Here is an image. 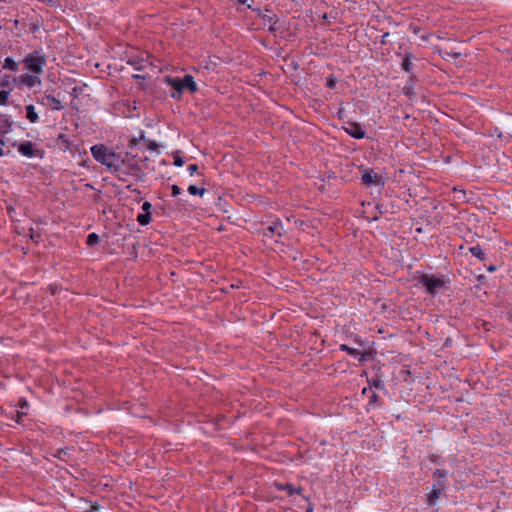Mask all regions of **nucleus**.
Wrapping results in <instances>:
<instances>
[{"mask_svg": "<svg viewBox=\"0 0 512 512\" xmlns=\"http://www.w3.org/2000/svg\"><path fill=\"white\" fill-rule=\"evenodd\" d=\"M246 4H247V7H248L249 9H251L253 12H255V13L257 14V16H258V17H260V16H261V14H263V13H264V10H262L261 8H254V7H252V5H251V4H248V3H246Z\"/></svg>", "mask_w": 512, "mask_h": 512, "instance_id": "41", "label": "nucleus"}, {"mask_svg": "<svg viewBox=\"0 0 512 512\" xmlns=\"http://www.w3.org/2000/svg\"><path fill=\"white\" fill-rule=\"evenodd\" d=\"M181 192H182V190L178 185L174 184L171 186V194L173 197L180 195Z\"/></svg>", "mask_w": 512, "mask_h": 512, "instance_id": "35", "label": "nucleus"}, {"mask_svg": "<svg viewBox=\"0 0 512 512\" xmlns=\"http://www.w3.org/2000/svg\"><path fill=\"white\" fill-rule=\"evenodd\" d=\"M10 94V90H0V105H6L8 102V97Z\"/></svg>", "mask_w": 512, "mask_h": 512, "instance_id": "32", "label": "nucleus"}, {"mask_svg": "<svg viewBox=\"0 0 512 512\" xmlns=\"http://www.w3.org/2000/svg\"><path fill=\"white\" fill-rule=\"evenodd\" d=\"M152 208V204L148 201H145L143 204H142V210L144 213H151L150 210Z\"/></svg>", "mask_w": 512, "mask_h": 512, "instance_id": "40", "label": "nucleus"}, {"mask_svg": "<svg viewBox=\"0 0 512 512\" xmlns=\"http://www.w3.org/2000/svg\"><path fill=\"white\" fill-rule=\"evenodd\" d=\"M126 189L129 190L131 193L135 194L136 197L141 196V191L139 189L133 187L132 185H127Z\"/></svg>", "mask_w": 512, "mask_h": 512, "instance_id": "37", "label": "nucleus"}, {"mask_svg": "<svg viewBox=\"0 0 512 512\" xmlns=\"http://www.w3.org/2000/svg\"><path fill=\"white\" fill-rule=\"evenodd\" d=\"M444 490L443 482H436L433 485L432 491L427 494V504L430 506L435 505L444 496Z\"/></svg>", "mask_w": 512, "mask_h": 512, "instance_id": "10", "label": "nucleus"}, {"mask_svg": "<svg viewBox=\"0 0 512 512\" xmlns=\"http://www.w3.org/2000/svg\"><path fill=\"white\" fill-rule=\"evenodd\" d=\"M188 193L193 196H203L205 193V188H199L196 185H189L187 189Z\"/></svg>", "mask_w": 512, "mask_h": 512, "instance_id": "27", "label": "nucleus"}, {"mask_svg": "<svg viewBox=\"0 0 512 512\" xmlns=\"http://www.w3.org/2000/svg\"><path fill=\"white\" fill-rule=\"evenodd\" d=\"M260 18L263 20L264 24H269V22L277 18V15L271 9L266 7Z\"/></svg>", "mask_w": 512, "mask_h": 512, "instance_id": "20", "label": "nucleus"}, {"mask_svg": "<svg viewBox=\"0 0 512 512\" xmlns=\"http://www.w3.org/2000/svg\"><path fill=\"white\" fill-rule=\"evenodd\" d=\"M284 231L283 223L279 218H276L272 223L263 230L265 237H272L274 234L281 237Z\"/></svg>", "mask_w": 512, "mask_h": 512, "instance_id": "11", "label": "nucleus"}, {"mask_svg": "<svg viewBox=\"0 0 512 512\" xmlns=\"http://www.w3.org/2000/svg\"><path fill=\"white\" fill-rule=\"evenodd\" d=\"M25 110H26V117H27V119H29L32 122V116H33L32 104L26 105Z\"/></svg>", "mask_w": 512, "mask_h": 512, "instance_id": "38", "label": "nucleus"}, {"mask_svg": "<svg viewBox=\"0 0 512 512\" xmlns=\"http://www.w3.org/2000/svg\"><path fill=\"white\" fill-rule=\"evenodd\" d=\"M402 57L401 68L407 72L412 73L413 71V60L415 59L414 55L411 52H405L404 54H397Z\"/></svg>", "mask_w": 512, "mask_h": 512, "instance_id": "12", "label": "nucleus"}, {"mask_svg": "<svg viewBox=\"0 0 512 512\" xmlns=\"http://www.w3.org/2000/svg\"><path fill=\"white\" fill-rule=\"evenodd\" d=\"M100 241V237L97 233H90L88 234L87 238H86V244L87 246L89 247H93L95 245H97Z\"/></svg>", "mask_w": 512, "mask_h": 512, "instance_id": "25", "label": "nucleus"}, {"mask_svg": "<svg viewBox=\"0 0 512 512\" xmlns=\"http://www.w3.org/2000/svg\"><path fill=\"white\" fill-rule=\"evenodd\" d=\"M410 28L412 29L414 34H418L420 31V27L415 26V25H410Z\"/></svg>", "mask_w": 512, "mask_h": 512, "instance_id": "48", "label": "nucleus"}, {"mask_svg": "<svg viewBox=\"0 0 512 512\" xmlns=\"http://www.w3.org/2000/svg\"><path fill=\"white\" fill-rule=\"evenodd\" d=\"M111 174H114L122 182H127L130 178L143 182L146 176L135 156L130 157L129 153L119 155L118 163L115 164Z\"/></svg>", "mask_w": 512, "mask_h": 512, "instance_id": "1", "label": "nucleus"}, {"mask_svg": "<svg viewBox=\"0 0 512 512\" xmlns=\"http://www.w3.org/2000/svg\"><path fill=\"white\" fill-rule=\"evenodd\" d=\"M337 117H338V119H344L345 109L343 107H339V109L337 111Z\"/></svg>", "mask_w": 512, "mask_h": 512, "instance_id": "43", "label": "nucleus"}, {"mask_svg": "<svg viewBox=\"0 0 512 512\" xmlns=\"http://www.w3.org/2000/svg\"><path fill=\"white\" fill-rule=\"evenodd\" d=\"M38 120V114L34 111V122Z\"/></svg>", "mask_w": 512, "mask_h": 512, "instance_id": "55", "label": "nucleus"}, {"mask_svg": "<svg viewBox=\"0 0 512 512\" xmlns=\"http://www.w3.org/2000/svg\"><path fill=\"white\" fill-rule=\"evenodd\" d=\"M338 79L335 75L330 74L325 78V85L327 88L334 90L337 86Z\"/></svg>", "mask_w": 512, "mask_h": 512, "instance_id": "24", "label": "nucleus"}, {"mask_svg": "<svg viewBox=\"0 0 512 512\" xmlns=\"http://www.w3.org/2000/svg\"><path fill=\"white\" fill-rule=\"evenodd\" d=\"M33 154H34V158H35V157H42V156H43V155H42V151H41V150H39V149H36L35 147H34Z\"/></svg>", "mask_w": 512, "mask_h": 512, "instance_id": "47", "label": "nucleus"}, {"mask_svg": "<svg viewBox=\"0 0 512 512\" xmlns=\"http://www.w3.org/2000/svg\"><path fill=\"white\" fill-rule=\"evenodd\" d=\"M390 33L389 32H385L382 36H381V39H380V44L381 45H386L387 44V38L389 37Z\"/></svg>", "mask_w": 512, "mask_h": 512, "instance_id": "42", "label": "nucleus"}, {"mask_svg": "<svg viewBox=\"0 0 512 512\" xmlns=\"http://www.w3.org/2000/svg\"><path fill=\"white\" fill-rule=\"evenodd\" d=\"M93 158L101 165L105 166L111 173L116 163H118V157L121 153H115L104 144H95L90 148Z\"/></svg>", "mask_w": 512, "mask_h": 512, "instance_id": "5", "label": "nucleus"}, {"mask_svg": "<svg viewBox=\"0 0 512 512\" xmlns=\"http://www.w3.org/2000/svg\"><path fill=\"white\" fill-rule=\"evenodd\" d=\"M418 284L422 285L429 295L435 296L442 289H446L450 284V279L444 274H421L417 279Z\"/></svg>", "mask_w": 512, "mask_h": 512, "instance_id": "4", "label": "nucleus"}, {"mask_svg": "<svg viewBox=\"0 0 512 512\" xmlns=\"http://www.w3.org/2000/svg\"><path fill=\"white\" fill-rule=\"evenodd\" d=\"M342 129L354 139H364L366 137V131L363 129L362 125L355 121H345Z\"/></svg>", "mask_w": 512, "mask_h": 512, "instance_id": "9", "label": "nucleus"}, {"mask_svg": "<svg viewBox=\"0 0 512 512\" xmlns=\"http://www.w3.org/2000/svg\"><path fill=\"white\" fill-rule=\"evenodd\" d=\"M56 478H57V479H59V478L64 479V478H65V476H64V475H60V476H57Z\"/></svg>", "mask_w": 512, "mask_h": 512, "instance_id": "59", "label": "nucleus"}, {"mask_svg": "<svg viewBox=\"0 0 512 512\" xmlns=\"http://www.w3.org/2000/svg\"><path fill=\"white\" fill-rule=\"evenodd\" d=\"M459 56H460V54H459V53H455V54H453V57H456V58H457V57H459Z\"/></svg>", "mask_w": 512, "mask_h": 512, "instance_id": "58", "label": "nucleus"}, {"mask_svg": "<svg viewBox=\"0 0 512 512\" xmlns=\"http://www.w3.org/2000/svg\"><path fill=\"white\" fill-rule=\"evenodd\" d=\"M137 142H138V140L136 138H134V139L130 140L129 146L130 147H135V146H137Z\"/></svg>", "mask_w": 512, "mask_h": 512, "instance_id": "50", "label": "nucleus"}, {"mask_svg": "<svg viewBox=\"0 0 512 512\" xmlns=\"http://www.w3.org/2000/svg\"><path fill=\"white\" fill-rule=\"evenodd\" d=\"M174 158V165L177 167H182L185 163V160L183 157H181L178 153H175L173 156Z\"/></svg>", "mask_w": 512, "mask_h": 512, "instance_id": "34", "label": "nucleus"}, {"mask_svg": "<svg viewBox=\"0 0 512 512\" xmlns=\"http://www.w3.org/2000/svg\"><path fill=\"white\" fill-rule=\"evenodd\" d=\"M429 38H430V35H429V34H427V35H422V36H421V39H422L423 41H428V40H429Z\"/></svg>", "mask_w": 512, "mask_h": 512, "instance_id": "52", "label": "nucleus"}, {"mask_svg": "<svg viewBox=\"0 0 512 512\" xmlns=\"http://www.w3.org/2000/svg\"><path fill=\"white\" fill-rule=\"evenodd\" d=\"M68 455H69V450L68 449L59 448L53 454V457L58 458V459L64 461Z\"/></svg>", "mask_w": 512, "mask_h": 512, "instance_id": "30", "label": "nucleus"}, {"mask_svg": "<svg viewBox=\"0 0 512 512\" xmlns=\"http://www.w3.org/2000/svg\"><path fill=\"white\" fill-rule=\"evenodd\" d=\"M57 143L63 147V150H68L70 148V138L66 134L60 133L57 138Z\"/></svg>", "mask_w": 512, "mask_h": 512, "instance_id": "22", "label": "nucleus"}, {"mask_svg": "<svg viewBox=\"0 0 512 512\" xmlns=\"http://www.w3.org/2000/svg\"><path fill=\"white\" fill-rule=\"evenodd\" d=\"M11 126L10 120L4 115H0V134H8L11 131Z\"/></svg>", "mask_w": 512, "mask_h": 512, "instance_id": "17", "label": "nucleus"}, {"mask_svg": "<svg viewBox=\"0 0 512 512\" xmlns=\"http://www.w3.org/2000/svg\"><path fill=\"white\" fill-rule=\"evenodd\" d=\"M140 140H143L144 142L147 143V148L149 150L158 151L159 145L157 144V142L147 139L144 135V132H142V134L140 136Z\"/></svg>", "mask_w": 512, "mask_h": 512, "instance_id": "26", "label": "nucleus"}, {"mask_svg": "<svg viewBox=\"0 0 512 512\" xmlns=\"http://www.w3.org/2000/svg\"><path fill=\"white\" fill-rule=\"evenodd\" d=\"M367 391H368V388L364 387V388L362 389V394H366V393H367Z\"/></svg>", "mask_w": 512, "mask_h": 512, "instance_id": "56", "label": "nucleus"}, {"mask_svg": "<svg viewBox=\"0 0 512 512\" xmlns=\"http://www.w3.org/2000/svg\"><path fill=\"white\" fill-rule=\"evenodd\" d=\"M15 82V78H12L11 76H3L0 78V86L3 88H9L11 87V84Z\"/></svg>", "mask_w": 512, "mask_h": 512, "instance_id": "29", "label": "nucleus"}, {"mask_svg": "<svg viewBox=\"0 0 512 512\" xmlns=\"http://www.w3.org/2000/svg\"><path fill=\"white\" fill-rule=\"evenodd\" d=\"M3 145H4V142L0 139V156L3 155V149H2Z\"/></svg>", "mask_w": 512, "mask_h": 512, "instance_id": "51", "label": "nucleus"}, {"mask_svg": "<svg viewBox=\"0 0 512 512\" xmlns=\"http://www.w3.org/2000/svg\"><path fill=\"white\" fill-rule=\"evenodd\" d=\"M237 2L241 3V4H246L247 3V0H236Z\"/></svg>", "mask_w": 512, "mask_h": 512, "instance_id": "54", "label": "nucleus"}, {"mask_svg": "<svg viewBox=\"0 0 512 512\" xmlns=\"http://www.w3.org/2000/svg\"><path fill=\"white\" fill-rule=\"evenodd\" d=\"M222 419H224V416L223 415H218L215 419H213L212 421L215 423V425H219V423L222 421Z\"/></svg>", "mask_w": 512, "mask_h": 512, "instance_id": "46", "label": "nucleus"}, {"mask_svg": "<svg viewBox=\"0 0 512 512\" xmlns=\"http://www.w3.org/2000/svg\"><path fill=\"white\" fill-rule=\"evenodd\" d=\"M19 403H20V407H21V409H24V408H28V407H29V403H28L26 400H22V399H21V400L19 401Z\"/></svg>", "mask_w": 512, "mask_h": 512, "instance_id": "45", "label": "nucleus"}, {"mask_svg": "<svg viewBox=\"0 0 512 512\" xmlns=\"http://www.w3.org/2000/svg\"><path fill=\"white\" fill-rule=\"evenodd\" d=\"M165 83L174 89V91L171 93V97L177 101L182 98L184 90H188L190 93H195L198 91V86L194 81L193 76L190 74H185L183 78L166 76Z\"/></svg>", "mask_w": 512, "mask_h": 512, "instance_id": "3", "label": "nucleus"}, {"mask_svg": "<svg viewBox=\"0 0 512 512\" xmlns=\"http://www.w3.org/2000/svg\"><path fill=\"white\" fill-rule=\"evenodd\" d=\"M23 83L26 84L27 86H32V74H29L27 73L24 77H23Z\"/></svg>", "mask_w": 512, "mask_h": 512, "instance_id": "39", "label": "nucleus"}, {"mask_svg": "<svg viewBox=\"0 0 512 512\" xmlns=\"http://www.w3.org/2000/svg\"><path fill=\"white\" fill-rule=\"evenodd\" d=\"M416 76L411 75L403 87V94L407 97L415 96Z\"/></svg>", "mask_w": 512, "mask_h": 512, "instance_id": "14", "label": "nucleus"}, {"mask_svg": "<svg viewBox=\"0 0 512 512\" xmlns=\"http://www.w3.org/2000/svg\"><path fill=\"white\" fill-rule=\"evenodd\" d=\"M369 388H375L379 391H385V382L378 376L368 379Z\"/></svg>", "mask_w": 512, "mask_h": 512, "instance_id": "16", "label": "nucleus"}, {"mask_svg": "<svg viewBox=\"0 0 512 512\" xmlns=\"http://www.w3.org/2000/svg\"><path fill=\"white\" fill-rule=\"evenodd\" d=\"M19 64L20 62H16L13 58L6 57L4 60L3 69H8L10 71L16 72L18 71Z\"/></svg>", "mask_w": 512, "mask_h": 512, "instance_id": "19", "label": "nucleus"}, {"mask_svg": "<svg viewBox=\"0 0 512 512\" xmlns=\"http://www.w3.org/2000/svg\"><path fill=\"white\" fill-rule=\"evenodd\" d=\"M339 349L341 351L346 352L351 357L358 359L360 362H363L366 360L365 353L361 352L360 350H358L356 348H352V347L348 346L347 344H341L339 346Z\"/></svg>", "mask_w": 512, "mask_h": 512, "instance_id": "13", "label": "nucleus"}, {"mask_svg": "<svg viewBox=\"0 0 512 512\" xmlns=\"http://www.w3.org/2000/svg\"><path fill=\"white\" fill-rule=\"evenodd\" d=\"M486 270L489 272V273H493L497 270V266L494 265V264H490L489 266L486 267Z\"/></svg>", "mask_w": 512, "mask_h": 512, "instance_id": "44", "label": "nucleus"}, {"mask_svg": "<svg viewBox=\"0 0 512 512\" xmlns=\"http://www.w3.org/2000/svg\"><path fill=\"white\" fill-rule=\"evenodd\" d=\"M380 397L376 393H372L369 398L368 406L369 407H379L380 406Z\"/></svg>", "mask_w": 512, "mask_h": 512, "instance_id": "31", "label": "nucleus"}, {"mask_svg": "<svg viewBox=\"0 0 512 512\" xmlns=\"http://www.w3.org/2000/svg\"><path fill=\"white\" fill-rule=\"evenodd\" d=\"M132 78H133L134 80H143L145 77H144V76H142V75H140V74H134V75L132 76Z\"/></svg>", "mask_w": 512, "mask_h": 512, "instance_id": "49", "label": "nucleus"}, {"mask_svg": "<svg viewBox=\"0 0 512 512\" xmlns=\"http://www.w3.org/2000/svg\"><path fill=\"white\" fill-rule=\"evenodd\" d=\"M33 27H34V32H36V30H37V28H38V24H37V22H35V21H34Z\"/></svg>", "mask_w": 512, "mask_h": 512, "instance_id": "53", "label": "nucleus"}, {"mask_svg": "<svg viewBox=\"0 0 512 512\" xmlns=\"http://www.w3.org/2000/svg\"><path fill=\"white\" fill-rule=\"evenodd\" d=\"M149 53L145 51H132L126 54V62L137 71L145 68L144 63L148 60Z\"/></svg>", "mask_w": 512, "mask_h": 512, "instance_id": "8", "label": "nucleus"}, {"mask_svg": "<svg viewBox=\"0 0 512 512\" xmlns=\"http://www.w3.org/2000/svg\"><path fill=\"white\" fill-rule=\"evenodd\" d=\"M22 62L28 70H32V54H27Z\"/></svg>", "mask_w": 512, "mask_h": 512, "instance_id": "33", "label": "nucleus"}, {"mask_svg": "<svg viewBox=\"0 0 512 512\" xmlns=\"http://www.w3.org/2000/svg\"><path fill=\"white\" fill-rule=\"evenodd\" d=\"M29 237L32 238V228H29Z\"/></svg>", "mask_w": 512, "mask_h": 512, "instance_id": "57", "label": "nucleus"}, {"mask_svg": "<svg viewBox=\"0 0 512 512\" xmlns=\"http://www.w3.org/2000/svg\"><path fill=\"white\" fill-rule=\"evenodd\" d=\"M136 220L141 226H146L152 220L151 213H139Z\"/></svg>", "mask_w": 512, "mask_h": 512, "instance_id": "23", "label": "nucleus"}, {"mask_svg": "<svg viewBox=\"0 0 512 512\" xmlns=\"http://www.w3.org/2000/svg\"><path fill=\"white\" fill-rule=\"evenodd\" d=\"M469 252L480 261H485L486 259L485 253L479 244L469 247Z\"/></svg>", "mask_w": 512, "mask_h": 512, "instance_id": "18", "label": "nucleus"}, {"mask_svg": "<svg viewBox=\"0 0 512 512\" xmlns=\"http://www.w3.org/2000/svg\"><path fill=\"white\" fill-rule=\"evenodd\" d=\"M280 28H281V26L279 24V18L278 17L276 19H274L273 21L269 22L268 31L272 35H276V33L279 31Z\"/></svg>", "mask_w": 512, "mask_h": 512, "instance_id": "28", "label": "nucleus"}, {"mask_svg": "<svg viewBox=\"0 0 512 512\" xmlns=\"http://www.w3.org/2000/svg\"><path fill=\"white\" fill-rule=\"evenodd\" d=\"M429 460L435 467H430L433 470V476L438 479H445L451 476V470L454 468L455 459L442 458L441 456L431 454Z\"/></svg>", "mask_w": 512, "mask_h": 512, "instance_id": "6", "label": "nucleus"}, {"mask_svg": "<svg viewBox=\"0 0 512 512\" xmlns=\"http://www.w3.org/2000/svg\"><path fill=\"white\" fill-rule=\"evenodd\" d=\"M199 167L197 164H190L187 168L190 176H193L197 171H198Z\"/></svg>", "mask_w": 512, "mask_h": 512, "instance_id": "36", "label": "nucleus"}, {"mask_svg": "<svg viewBox=\"0 0 512 512\" xmlns=\"http://www.w3.org/2000/svg\"><path fill=\"white\" fill-rule=\"evenodd\" d=\"M46 56L38 50H34V101L50 108L53 111H59L63 108L61 101L50 94L37 96V86L41 85L39 75L42 73L43 67L46 65Z\"/></svg>", "mask_w": 512, "mask_h": 512, "instance_id": "2", "label": "nucleus"}, {"mask_svg": "<svg viewBox=\"0 0 512 512\" xmlns=\"http://www.w3.org/2000/svg\"><path fill=\"white\" fill-rule=\"evenodd\" d=\"M361 183L366 187H379L382 189L385 186V178L374 172L373 168H364L361 170Z\"/></svg>", "mask_w": 512, "mask_h": 512, "instance_id": "7", "label": "nucleus"}, {"mask_svg": "<svg viewBox=\"0 0 512 512\" xmlns=\"http://www.w3.org/2000/svg\"><path fill=\"white\" fill-rule=\"evenodd\" d=\"M19 152L26 157H32V142L27 141L26 143L21 144L19 146Z\"/></svg>", "mask_w": 512, "mask_h": 512, "instance_id": "21", "label": "nucleus"}, {"mask_svg": "<svg viewBox=\"0 0 512 512\" xmlns=\"http://www.w3.org/2000/svg\"><path fill=\"white\" fill-rule=\"evenodd\" d=\"M279 490H285L289 495L300 493V487L288 482H274Z\"/></svg>", "mask_w": 512, "mask_h": 512, "instance_id": "15", "label": "nucleus"}]
</instances>
